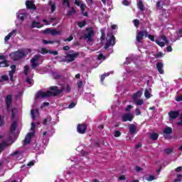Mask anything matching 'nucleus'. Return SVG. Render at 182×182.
<instances>
[{
	"instance_id": "1",
	"label": "nucleus",
	"mask_w": 182,
	"mask_h": 182,
	"mask_svg": "<svg viewBox=\"0 0 182 182\" xmlns=\"http://www.w3.org/2000/svg\"><path fill=\"white\" fill-rule=\"evenodd\" d=\"M63 90H65V87H63L59 90V87L58 86H51L50 87V90H48L46 92L42 91L38 92L36 95V99H39V97H43V99H45V97H50V96H59V95H60Z\"/></svg>"
},
{
	"instance_id": "2",
	"label": "nucleus",
	"mask_w": 182,
	"mask_h": 182,
	"mask_svg": "<svg viewBox=\"0 0 182 182\" xmlns=\"http://www.w3.org/2000/svg\"><path fill=\"white\" fill-rule=\"evenodd\" d=\"M9 56L13 60L16 62L17 60H19V59L25 58V56H26V53H25L23 51L21 50H18L17 51L10 53Z\"/></svg>"
},
{
	"instance_id": "3",
	"label": "nucleus",
	"mask_w": 182,
	"mask_h": 182,
	"mask_svg": "<svg viewBox=\"0 0 182 182\" xmlns=\"http://www.w3.org/2000/svg\"><path fill=\"white\" fill-rule=\"evenodd\" d=\"M149 35V32H147V30H143V31H136V41L139 43H141V40L144 39V38H147Z\"/></svg>"
},
{
	"instance_id": "4",
	"label": "nucleus",
	"mask_w": 182,
	"mask_h": 182,
	"mask_svg": "<svg viewBox=\"0 0 182 182\" xmlns=\"http://www.w3.org/2000/svg\"><path fill=\"white\" fill-rule=\"evenodd\" d=\"M114 45H116V37L112 35L109 40L106 42L104 48L105 49H109V48L114 46Z\"/></svg>"
},
{
	"instance_id": "5",
	"label": "nucleus",
	"mask_w": 182,
	"mask_h": 182,
	"mask_svg": "<svg viewBox=\"0 0 182 182\" xmlns=\"http://www.w3.org/2000/svg\"><path fill=\"white\" fill-rule=\"evenodd\" d=\"M87 34L84 35L83 39H88L89 41H92V36L95 35V31L92 27L86 28Z\"/></svg>"
},
{
	"instance_id": "6",
	"label": "nucleus",
	"mask_w": 182,
	"mask_h": 182,
	"mask_svg": "<svg viewBox=\"0 0 182 182\" xmlns=\"http://www.w3.org/2000/svg\"><path fill=\"white\" fill-rule=\"evenodd\" d=\"M134 117H133V114L132 113H127L124 114L122 116V122L124 123L126 122H132Z\"/></svg>"
},
{
	"instance_id": "7",
	"label": "nucleus",
	"mask_w": 182,
	"mask_h": 182,
	"mask_svg": "<svg viewBox=\"0 0 182 182\" xmlns=\"http://www.w3.org/2000/svg\"><path fill=\"white\" fill-rule=\"evenodd\" d=\"M12 95H7L5 97V103L7 110H9V109H11V106H12Z\"/></svg>"
},
{
	"instance_id": "8",
	"label": "nucleus",
	"mask_w": 182,
	"mask_h": 182,
	"mask_svg": "<svg viewBox=\"0 0 182 182\" xmlns=\"http://www.w3.org/2000/svg\"><path fill=\"white\" fill-rule=\"evenodd\" d=\"M79 53H67L65 58L67 59V62H73L77 56H79Z\"/></svg>"
},
{
	"instance_id": "9",
	"label": "nucleus",
	"mask_w": 182,
	"mask_h": 182,
	"mask_svg": "<svg viewBox=\"0 0 182 182\" xmlns=\"http://www.w3.org/2000/svg\"><path fill=\"white\" fill-rule=\"evenodd\" d=\"M87 129V126L85 124H79L77 127V131L80 134H85L86 133V130Z\"/></svg>"
},
{
	"instance_id": "10",
	"label": "nucleus",
	"mask_w": 182,
	"mask_h": 182,
	"mask_svg": "<svg viewBox=\"0 0 182 182\" xmlns=\"http://www.w3.org/2000/svg\"><path fill=\"white\" fill-rule=\"evenodd\" d=\"M180 113L178 112V111H170L168 112L169 118L171 119V120L177 119V117H178Z\"/></svg>"
},
{
	"instance_id": "11",
	"label": "nucleus",
	"mask_w": 182,
	"mask_h": 182,
	"mask_svg": "<svg viewBox=\"0 0 182 182\" xmlns=\"http://www.w3.org/2000/svg\"><path fill=\"white\" fill-rule=\"evenodd\" d=\"M156 69H157L159 73H160V75H164V69H163L164 65H163V63L158 62L156 64Z\"/></svg>"
},
{
	"instance_id": "12",
	"label": "nucleus",
	"mask_w": 182,
	"mask_h": 182,
	"mask_svg": "<svg viewBox=\"0 0 182 182\" xmlns=\"http://www.w3.org/2000/svg\"><path fill=\"white\" fill-rule=\"evenodd\" d=\"M26 6L27 9H33V11L36 10V6L33 3L32 1H26Z\"/></svg>"
},
{
	"instance_id": "13",
	"label": "nucleus",
	"mask_w": 182,
	"mask_h": 182,
	"mask_svg": "<svg viewBox=\"0 0 182 182\" xmlns=\"http://www.w3.org/2000/svg\"><path fill=\"white\" fill-rule=\"evenodd\" d=\"M142 95H143V92H141V91L140 90L137 91L133 95V97H132L133 100H137L138 99H140Z\"/></svg>"
},
{
	"instance_id": "14",
	"label": "nucleus",
	"mask_w": 182,
	"mask_h": 182,
	"mask_svg": "<svg viewBox=\"0 0 182 182\" xmlns=\"http://www.w3.org/2000/svg\"><path fill=\"white\" fill-rule=\"evenodd\" d=\"M129 129L130 134H134V133H136V130H137V128L134 124H129Z\"/></svg>"
},
{
	"instance_id": "15",
	"label": "nucleus",
	"mask_w": 182,
	"mask_h": 182,
	"mask_svg": "<svg viewBox=\"0 0 182 182\" xmlns=\"http://www.w3.org/2000/svg\"><path fill=\"white\" fill-rule=\"evenodd\" d=\"M13 35H16V30H13L4 38L5 42H8V41L11 39V37L13 36Z\"/></svg>"
},
{
	"instance_id": "16",
	"label": "nucleus",
	"mask_w": 182,
	"mask_h": 182,
	"mask_svg": "<svg viewBox=\"0 0 182 182\" xmlns=\"http://www.w3.org/2000/svg\"><path fill=\"white\" fill-rule=\"evenodd\" d=\"M159 19L161 21H163L165 19H167V13L166 12V10L163 11L162 14L159 15Z\"/></svg>"
},
{
	"instance_id": "17",
	"label": "nucleus",
	"mask_w": 182,
	"mask_h": 182,
	"mask_svg": "<svg viewBox=\"0 0 182 182\" xmlns=\"http://www.w3.org/2000/svg\"><path fill=\"white\" fill-rule=\"evenodd\" d=\"M8 147V142L3 141L1 144H0V153H2L5 149Z\"/></svg>"
},
{
	"instance_id": "18",
	"label": "nucleus",
	"mask_w": 182,
	"mask_h": 182,
	"mask_svg": "<svg viewBox=\"0 0 182 182\" xmlns=\"http://www.w3.org/2000/svg\"><path fill=\"white\" fill-rule=\"evenodd\" d=\"M62 5L64 8H70V0H63Z\"/></svg>"
},
{
	"instance_id": "19",
	"label": "nucleus",
	"mask_w": 182,
	"mask_h": 182,
	"mask_svg": "<svg viewBox=\"0 0 182 182\" xmlns=\"http://www.w3.org/2000/svg\"><path fill=\"white\" fill-rule=\"evenodd\" d=\"M164 133L167 135L171 134V133H173V129L170 127H167L164 129Z\"/></svg>"
},
{
	"instance_id": "20",
	"label": "nucleus",
	"mask_w": 182,
	"mask_h": 182,
	"mask_svg": "<svg viewBox=\"0 0 182 182\" xmlns=\"http://www.w3.org/2000/svg\"><path fill=\"white\" fill-rule=\"evenodd\" d=\"M31 28H42V26H41V23L40 22L34 21L31 23Z\"/></svg>"
},
{
	"instance_id": "21",
	"label": "nucleus",
	"mask_w": 182,
	"mask_h": 182,
	"mask_svg": "<svg viewBox=\"0 0 182 182\" xmlns=\"http://www.w3.org/2000/svg\"><path fill=\"white\" fill-rule=\"evenodd\" d=\"M137 6L139 11H144V4H143V1L141 0L139 1L137 3Z\"/></svg>"
},
{
	"instance_id": "22",
	"label": "nucleus",
	"mask_w": 182,
	"mask_h": 182,
	"mask_svg": "<svg viewBox=\"0 0 182 182\" xmlns=\"http://www.w3.org/2000/svg\"><path fill=\"white\" fill-rule=\"evenodd\" d=\"M150 139L154 141H156L157 139H159V134L157 133H151L150 134Z\"/></svg>"
},
{
	"instance_id": "23",
	"label": "nucleus",
	"mask_w": 182,
	"mask_h": 182,
	"mask_svg": "<svg viewBox=\"0 0 182 182\" xmlns=\"http://www.w3.org/2000/svg\"><path fill=\"white\" fill-rule=\"evenodd\" d=\"M9 64H8V61L6 60H4L1 62H0V68H9Z\"/></svg>"
},
{
	"instance_id": "24",
	"label": "nucleus",
	"mask_w": 182,
	"mask_h": 182,
	"mask_svg": "<svg viewBox=\"0 0 182 182\" xmlns=\"http://www.w3.org/2000/svg\"><path fill=\"white\" fill-rule=\"evenodd\" d=\"M7 80H9V77L8 75H1L0 77V83H2L3 82H7Z\"/></svg>"
},
{
	"instance_id": "25",
	"label": "nucleus",
	"mask_w": 182,
	"mask_h": 182,
	"mask_svg": "<svg viewBox=\"0 0 182 182\" xmlns=\"http://www.w3.org/2000/svg\"><path fill=\"white\" fill-rule=\"evenodd\" d=\"M16 130V122H14L10 127V132H15Z\"/></svg>"
},
{
	"instance_id": "26",
	"label": "nucleus",
	"mask_w": 182,
	"mask_h": 182,
	"mask_svg": "<svg viewBox=\"0 0 182 182\" xmlns=\"http://www.w3.org/2000/svg\"><path fill=\"white\" fill-rule=\"evenodd\" d=\"M73 14H76V10H75L74 7H71V10L67 13V16H72Z\"/></svg>"
},
{
	"instance_id": "27",
	"label": "nucleus",
	"mask_w": 182,
	"mask_h": 182,
	"mask_svg": "<svg viewBox=\"0 0 182 182\" xmlns=\"http://www.w3.org/2000/svg\"><path fill=\"white\" fill-rule=\"evenodd\" d=\"M134 102L137 105V106H141L143 103H144V101L143 100H134Z\"/></svg>"
},
{
	"instance_id": "28",
	"label": "nucleus",
	"mask_w": 182,
	"mask_h": 182,
	"mask_svg": "<svg viewBox=\"0 0 182 182\" xmlns=\"http://www.w3.org/2000/svg\"><path fill=\"white\" fill-rule=\"evenodd\" d=\"M52 36H56V35H60V31L56 29L51 30Z\"/></svg>"
},
{
	"instance_id": "29",
	"label": "nucleus",
	"mask_w": 182,
	"mask_h": 182,
	"mask_svg": "<svg viewBox=\"0 0 182 182\" xmlns=\"http://www.w3.org/2000/svg\"><path fill=\"white\" fill-rule=\"evenodd\" d=\"M31 66L33 69L38 68V62L31 59Z\"/></svg>"
},
{
	"instance_id": "30",
	"label": "nucleus",
	"mask_w": 182,
	"mask_h": 182,
	"mask_svg": "<svg viewBox=\"0 0 182 182\" xmlns=\"http://www.w3.org/2000/svg\"><path fill=\"white\" fill-rule=\"evenodd\" d=\"M156 9H163V4H161V1H158L156 2Z\"/></svg>"
},
{
	"instance_id": "31",
	"label": "nucleus",
	"mask_w": 182,
	"mask_h": 182,
	"mask_svg": "<svg viewBox=\"0 0 182 182\" xmlns=\"http://www.w3.org/2000/svg\"><path fill=\"white\" fill-rule=\"evenodd\" d=\"M77 26H79V28H83V26H86V20L78 22Z\"/></svg>"
},
{
	"instance_id": "32",
	"label": "nucleus",
	"mask_w": 182,
	"mask_h": 182,
	"mask_svg": "<svg viewBox=\"0 0 182 182\" xmlns=\"http://www.w3.org/2000/svg\"><path fill=\"white\" fill-rule=\"evenodd\" d=\"M49 5H51V12H55L56 11V4H52V1H49Z\"/></svg>"
},
{
	"instance_id": "33",
	"label": "nucleus",
	"mask_w": 182,
	"mask_h": 182,
	"mask_svg": "<svg viewBox=\"0 0 182 182\" xmlns=\"http://www.w3.org/2000/svg\"><path fill=\"white\" fill-rule=\"evenodd\" d=\"M98 60H106V56H105L102 53H100L97 56Z\"/></svg>"
},
{
	"instance_id": "34",
	"label": "nucleus",
	"mask_w": 182,
	"mask_h": 182,
	"mask_svg": "<svg viewBox=\"0 0 182 182\" xmlns=\"http://www.w3.org/2000/svg\"><path fill=\"white\" fill-rule=\"evenodd\" d=\"M132 22L136 28H139V26L140 25V21H139V19H134Z\"/></svg>"
},
{
	"instance_id": "35",
	"label": "nucleus",
	"mask_w": 182,
	"mask_h": 182,
	"mask_svg": "<svg viewBox=\"0 0 182 182\" xmlns=\"http://www.w3.org/2000/svg\"><path fill=\"white\" fill-rule=\"evenodd\" d=\"M28 73H29V65H26L24 66V75H26V76H28Z\"/></svg>"
},
{
	"instance_id": "36",
	"label": "nucleus",
	"mask_w": 182,
	"mask_h": 182,
	"mask_svg": "<svg viewBox=\"0 0 182 182\" xmlns=\"http://www.w3.org/2000/svg\"><path fill=\"white\" fill-rule=\"evenodd\" d=\"M36 112H39V110L38 109H36V110L31 109V116H32L33 119H35V117H36Z\"/></svg>"
},
{
	"instance_id": "37",
	"label": "nucleus",
	"mask_w": 182,
	"mask_h": 182,
	"mask_svg": "<svg viewBox=\"0 0 182 182\" xmlns=\"http://www.w3.org/2000/svg\"><path fill=\"white\" fill-rule=\"evenodd\" d=\"M164 153H165L166 154H167V155L168 156L169 154H171V152L173 151V149H170V148H168V149H165L164 150Z\"/></svg>"
},
{
	"instance_id": "38",
	"label": "nucleus",
	"mask_w": 182,
	"mask_h": 182,
	"mask_svg": "<svg viewBox=\"0 0 182 182\" xmlns=\"http://www.w3.org/2000/svg\"><path fill=\"white\" fill-rule=\"evenodd\" d=\"M144 96L146 99H150L151 97V95L150 94V92L147 90H145Z\"/></svg>"
},
{
	"instance_id": "39",
	"label": "nucleus",
	"mask_w": 182,
	"mask_h": 182,
	"mask_svg": "<svg viewBox=\"0 0 182 182\" xmlns=\"http://www.w3.org/2000/svg\"><path fill=\"white\" fill-rule=\"evenodd\" d=\"M105 39H106V33H105V31L103 30H101L100 41H105Z\"/></svg>"
},
{
	"instance_id": "40",
	"label": "nucleus",
	"mask_w": 182,
	"mask_h": 182,
	"mask_svg": "<svg viewBox=\"0 0 182 182\" xmlns=\"http://www.w3.org/2000/svg\"><path fill=\"white\" fill-rule=\"evenodd\" d=\"M42 42H43V45H49V44L53 43L55 41H47V40L43 39Z\"/></svg>"
},
{
	"instance_id": "41",
	"label": "nucleus",
	"mask_w": 182,
	"mask_h": 182,
	"mask_svg": "<svg viewBox=\"0 0 182 182\" xmlns=\"http://www.w3.org/2000/svg\"><path fill=\"white\" fill-rule=\"evenodd\" d=\"M177 178L174 179L173 182H182V179L180 177H182L181 174L176 175Z\"/></svg>"
},
{
	"instance_id": "42",
	"label": "nucleus",
	"mask_w": 182,
	"mask_h": 182,
	"mask_svg": "<svg viewBox=\"0 0 182 182\" xmlns=\"http://www.w3.org/2000/svg\"><path fill=\"white\" fill-rule=\"evenodd\" d=\"M155 42L157 45H159V46H161V48H163L165 46L164 42H163V41H160L159 40H156Z\"/></svg>"
},
{
	"instance_id": "43",
	"label": "nucleus",
	"mask_w": 182,
	"mask_h": 182,
	"mask_svg": "<svg viewBox=\"0 0 182 182\" xmlns=\"http://www.w3.org/2000/svg\"><path fill=\"white\" fill-rule=\"evenodd\" d=\"M51 32H52V29L50 28H46V30H44L43 31V33H44L45 35H48V34H50L51 35Z\"/></svg>"
},
{
	"instance_id": "44",
	"label": "nucleus",
	"mask_w": 182,
	"mask_h": 182,
	"mask_svg": "<svg viewBox=\"0 0 182 182\" xmlns=\"http://www.w3.org/2000/svg\"><path fill=\"white\" fill-rule=\"evenodd\" d=\"M39 59H41V55H35L34 57L33 58H31V60L38 62V60H39Z\"/></svg>"
},
{
	"instance_id": "45",
	"label": "nucleus",
	"mask_w": 182,
	"mask_h": 182,
	"mask_svg": "<svg viewBox=\"0 0 182 182\" xmlns=\"http://www.w3.org/2000/svg\"><path fill=\"white\" fill-rule=\"evenodd\" d=\"M31 143V139L27 138V136H26L25 139H24V145L26 146L28 144H29Z\"/></svg>"
},
{
	"instance_id": "46",
	"label": "nucleus",
	"mask_w": 182,
	"mask_h": 182,
	"mask_svg": "<svg viewBox=\"0 0 182 182\" xmlns=\"http://www.w3.org/2000/svg\"><path fill=\"white\" fill-rule=\"evenodd\" d=\"M41 53L42 55H45V54H46V53H49V50H47L46 48H41Z\"/></svg>"
},
{
	"instance_id": "47",
	"label": "nucleus",
	"mask_w": 182,
	"mask_h": 182,
	"mask_svg": "<svg viewBox=\"0 0 182 182\" xmlns=\"http://www.w3.org/2000/svg\"><path fill=\"white\" fill-rule=\"evenodd\" d=\"M48 53H50V55H54L55 56L59 55V53L56 50H48Z\"/></svg>"
},
{
	"instance_id": "48",
	"label": "nucleus",
	"mask_w": 182,
	"mask_h": 182,
	"mask_svg": "<svg viewBox=\"0 0 182 182\" xmlns=\"http://www.w3.org/2000/svg\"><path fill=\"white\" fill-rule=\"evenodd\" d=\"M77 86L78 87V89H81V87H82L83 86V81L80 80L77 82Z\"/></svg>"
},
{
	"instance_id": "49",
	"label": "nucleus",
	"mask_w": 182,
	"mask_h": 182,
	"mask_svg": "<svg viewBox=\"0 0 182 182\" xmlns=\"http://www.w3.org/2000/svg\"><path fill=\"white\" fill-rule=\"evenodd\" d=\"M106 76H109V74H103L101 77H100V80L101 82L103 83V82H105V79H106Z\"/></svg>"
},
{
	"instance_id": "50",
	"label": "nucleus",
	"mask_w": 182,
	"mask_h": 182,
	"mask_svg": "<svg viewBox=\"0 0 182 182\" xmlns=\"http://www.w3.org/2000/svg\"><path fill=\"white\" fill-rule=\"evenodd\" d=\"M147 181H153V180H156V177L153 175H151L149 176V178H146Z\"/></svg>"
},
{
	"instance_id": "51",
	"label": "nucleus",
	"mask_w": 182,
	"mask_h": 182,
	"mask_svg": "<svg viewBox=\"0 0 182 182\" xmlns=\"http://www.w3.org/2000/svg\"><path fill=\"white\" fill-rule=\"evenodd\" d=\"M34 134L33 132H29L28 134H27L26 136L28 139H30V140H31L32 137H33Z\"/></svg>"
},
{
	"instance_id": "52",
	"label": "nucleus",
	"mask_w": 182,
	"mask_h": 182,
	"mask_svg": "<svg viewBox=\"0 0 182 182\" xmlns=\"http://www.w3.org/2000/svg\"><path fill=\"white\" fill-rule=\"evenodd\" d=\"M18 17V19H21V21H25V15H23V14H19Z\"/></svg>"
},
{
	"instance_id": "53",
	"label": "nucleus",
	"mask_w": 182,
	"mask_h": 182,
	"mask_svg": "<svg viewBox=\"0 0 182 182\" xmlns=\"http://www.w3.org/2000/svg\"><path fill=\"white\" fill-rule=\"evenodd\" d=\"M122 136V133L120 131H115L114 132V137H120Z\"/></svg>"
},
{
	"instance_id": "54",
	"label": "nucleus",
	"mask_w": 182,
	"mask_h": 182,
	"mask_svg": "<svg viewBox=\"0 0 182 182\" xmlns=\"http://www.w3.org/2000/svg\"><path fill=\"white\" fill-rule=\"evenodd\" d=\"M76 106V103L75 102H72L69 105H68V109H73Z\"/></svg>"
},
{
	"instance_id": "55",
	"label": "nucleus",
	"mask_w": 182,
	"mask_h": 182,
	"mask_svg": "<svg viewBox=\"0 0 182 182\" xmlns=\"http://www.w3.org/2000/svg\"><path fill=\"white\" fill-rule=\"evenodd\" d=\"M161 39L164 41L165 43H168V40L167 39V37L164 35L161 36Z\"/></svg>"
},
{
	"instance_id": "56",
	"label": "nucleus",
	"mask_w": 182,
	"mask_h": 182,
	"mask_svg": "<svg viewBox=\"0 0 182 182\" xmlns=\"http://www.w3.org/2000/svg\"><path fill=\"white\" fill-rule=\"evenodd\" d=\"M16 109H13L11 110V119H14L15 116H16V113L15 112Z\"/></svg>"
},
{
	"instance_id": "57",
	"label": "nucleus",
	"mask_w": 182,
	"mask_h": 182,
	"mask_svg": "<svg viewBox=\"0 0 182 182\" xmlns=\"http://www.w3.org/2000/svg\"><path fill=\"white\" fill-rule=\"evenodd\" d=\"M135 113H136V116H140V114H141V112H140V109L139 108H136Z\"/></svg>"
},
{
	"instance_id": "58",
	"label": "nucleus",
	"mask_w": 182,
	"mask_h": 182,
	"mask_svg": "<svg viewBox=\"0 0 182 182\" xmlns=\"http://www.w3.org/2000/svg\"><path fill=\"white\" fill-rule=\"evenodd\" d=\"M147 37L149 38V39H150V41H151L152 42H154V36L151 34H148Z\"/></svg>"
},
{
	"instance_id": "59",
	"label": "nucleus",
	"mask_w": 182,
	"mask_h": 182,
	"mask_svg": "<svg viewBox=\"0 0 182 182\" xmlns=\"http://www.w3.org/2000/svg\"><path fill=\"white\" fill-rule=\"evenodd\" d=\"M132 107H133L132 105H127L125 109V112H130V110H132Z\"/></svg>"
},
{
	"instance_id": "60",
	"label": "nucleus",
	"mask_w": 182,
	"mask_h": 182,
	"mask_svg": "<svg viewBox=\"0 0 182 182\" xmlns=\"http://www.w3.org/2000/svg\"><path fill=\"white\" fill-rule=\"evenodd\" d=\"M122 4H123V5H124L125 6H129V5H130V3H129V1H127V0H124V1H122Z\"/></svg>"
},
{
	"instance_id": "61",
	"label": "nucleus",
	"mask_w": 182,
	"mask_h": 182,
	"mask_svg": "<svg viewBox=\"0 0 182 182\" xmlns=\"http://www.w3.org/2000/svg\"><path fill=\"white\" fill-rule=\"evenodd\" d=\"M70 90H71L70 85H67V86H66V87H65V92H66L67 93H69V92H70Z\"/></svg>"
},
{
	"instance_id": "62",
	"label": "nucleus",
	"mask_w": 182,
	"mask_h": 182,
	"mask_svg": "<svg viewBox=\"0 0 182 182\" xmlns=\"http://www.w3.org/2000/svg\"><path fill=\"white\" fill-rule=\"evenodd\" d=\"M176 102H182V95L177 96L176 97Z\"/></svg>"
},
{
	"instance_id": "63",
	"label": "nucleus",
	"mask_w": 182,
	"mask_h": 182,
	"mask_svg": "<svg viewBox=\"0 0 182 182\" xmlns=\"http://www.w3.org/2000/svg\"><path fill=\"white\" fill-rule=\"evenodd\" d=\"M11 72H16V65H11Z\"/></svg>"
},
{
	"instance_id": "64",
	"label": "nucleus",
	"mask_w": 182,
	"mask_h": 182,
	"mask_svg": "<svg viewBox=\"0 0 182 182\" xmlns=\"http://www.w3.org/2000/svg\"><path fill=\"white\" fill-rule=\"evenodd\" d=\"M177 35H178V38H182V29L178 31Z\"/></svg>"
}]
</instances>
